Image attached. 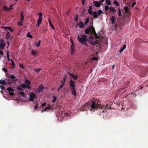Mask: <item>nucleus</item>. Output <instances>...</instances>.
I'll return each mask as SVG.
<instances>
[{
  "instance_id": "1",
  "label": "nucleus",
  "mask_w": 148,
  "mask_h": 148,
  "mask_svg": "<svg viewBox=\"0 0 148 148\" xmlns=\"http://www.w3.org/2000/svg\"><path fill=\"white\" fill-rule=\"evenodd\" d=\"M85 107H86L88 110H94L95 109L97 108L99 109L102 108L105 109L106 108V106H101L100 104L97 103L94 101H90L88 103H85L84 104V111L85 110L84 108Z\"/></svg>"
},
{
  "instance_id": "2",
  "label": "nucleus",
  "mask_w": 148,
  "mask_h": 148,
  "mask_svg": "<svg viewBox=\"0 0 148 148\" xmlns=\"http://www.w3.org/2000/svg\"><path fill=\"white\" fill-rule=\"evenodd\" d=\"M94 38L91 36L89 37L88 38L86 39V36L84 34V45H87V44L86 41L88 42L92 45L94 46L97 45L99 42L98 40H96L95 41H93Z\"/></svg>"
},
{
  "instance_id": "3",
  "label": "nucleus",
  "mask_w": 148,
  "mask_h": 148,
  "mask_svg": "<svg viewBox=\"0 0 148 148\" xmlns=\"http://www.w3.org/2000/svg\"><path fill=\"white\" fill-rule=\"evenodd\" d=\"M85 33L87 34H89L90 33L92 34H92H94L96 39H98L100 38V37L97 36L93 26L88 27L87 29H85Z\"/></svg>"
},
{
  "instance_id": "4",
  "label": "nucleus",
  "mask_w": 148,
  "mask_h": 148,
  "mask_svg": "<svg viewBox=\"0 0 148 148\" xmlns=\"http://www.w3.org/2000/svg\"><path fill=\"white\" fill-rule=\"evenodd\" d=\"M70 40L71 44V55H73L74 53L75 52V46L74 43L73 42V40L72 39H71Z\"/></svg>"
},
{
  "instance_id": "5",
  "label": "nucleus",
  "mask_w": 148,
  "mask_h": 148,
  "mask_svg": "<svg viewBox=\"0 0 148 148\" xmlns=\"http://www.w3.org/2000/svg\"><path fill=\"white\" fill-rule=\"evenodd\" d=\"M77 40L82 45H83V34L82 33L78 35Z\"/></svg>"
},
{
  "instance_id": "6",
  "label": "nucleus",
  "mask_w": 148,
  "mask_h": 148,
  "mask_svg": "<svg viewBox=\"0 0 148 148\" xmlns=\"http://www.w3.org/2000/svg\"><path fill=\"white\" fill-rule=\"evenodd\" d=\"M29 97V101H34V99L36 98V95L35 93H32L30 95Z\"/></svg>"
},
{
  "instance_id": "7",
  "label": "nucleus",
  "mask_w": 148,
  "mask_h": 148,
  "mask_svg": "<svg viewBox=\"0 0 148 148\" xmlns=\"http://www.w3.org/2000/svg\"><path fill=\"white\" fill-rule=\"evenodd\" d=\"M93 3L95 6L97 7H99L102 4V3L97 1H94Z\"/></svg>"
},
{
  "instance_id": "8",
  "label": "nucleus",
  "mask_w": 148,
  "mask_h": 148,
  "mask_svg": "<svg viewBox=\"0 0 148 148\" xmlns=\"http://www.w3.org/2000/svg\"><path fill=\"white\" fill-rule=\"evenodd\" d=\"M21 86L22 88H27L28 90L31 89V87L30 86L27 85L25 84H22Z\"/></svg>"
},
{
  "instance_id": "9",
  "label": "nucleus",
  "mask_w": 148,
  "mask_h": 148,
  "mask_svg": "<svg viewBox=\"0 0 148 148\" xmlns=\"http://www.w3.org/2000/svg\"><path fill=\"white\" fill-rule=\"evenodd\" d=\"M44 89V87L43 85L42 84H41L40 85L38 89V92L39 93L41 92H42Z\"/></svg>"
},
{
  "instance_id": "10",
  "label": "nucleus",
  "mask_w": 148,
  "mask_h": 148,
  "mask_svg": "<svg viewBox=\"0 0 148 148\" xmlns=\"http://www.w3.org/2000/svg\"><path fill=\"white\" fill-rule=\"evenodd\" d=\"M42 18L40 17H39L37 21V23L36 24V26H38L40 25L42 23Z\"/></svg>"
},
{
  "instance_id": "11",
  "label": "nucleus",
  "mask_w": 148,
  "mask_h": 148,
  "mask_svg": "<svg viewBox=\"0 0 148 148\" xmlns=\"http://www.w3.org/2000/svg\"><path fill=\"white\" fill-rule=\"evenodd\" d=\"M13 5V4L10 5V7H11V8H8V7H7L5 5L3 7V9L4 10L9 11L12 9V7Z\"/></svg>"
},
{
  "instance_id": "12",
  "label": "nucleus",
  "mask_w": 148,
  "mask_h": 148,
  "mask_svg": "<svg viewBox=\"0 0 148 148\" xmlns=\"http://www.w3.org/2000/svg\"><path fill=\"white\" fill-rule=\"evenodd\" d=\"M75 82L74 81L71 80L70 82V86L72 88H75Z\"/></svg>"
},
{
  "instance_id": "13",
  "label": "nucleus",
  "mask_w": 148,
  "mask_h": 148,
  "mask_svg": "<svg viewBox=\"0 0 148 148\" xmlns=\"http://www.w3.org/2000/svg\"><path fill=\"white\" fill-rule=\"evenodd\" d=\"M116 18L114 16H112L111 18V21L112 24H114L115 22Z\"/></svg>"
},
{
  "instance_id": "14",
  "label": "nucleus",
  "mask_w": 148,
  "mask_h": 148,
  "mask_svg": "<svg viewBox=\"0 0 148 148\" xmlns=\"http://www.w3.org/2000/svg\"><path fill=\"white\" fill-rule=\"evenodd\" d=\"M68 74L71 76L75 80H76L77 78V76L76 75H74L73 74L69 72H68Z\"/></svg>"
},
{
  "instance_id": "15",
  "label": "nucleus",
  "mask_w": 148,
  "mask_h": 148,
  "mask_svg": "<svg viewBox=\"0 0 148 148\" xmlns=\"http://www.w3.org/2000/svg\"><path fill=\"white\" fill-rule=\"evenodd\" d=\"M88 11L89 14L92 15V8L91 6H89Z\"/></svg>"
},
{
  "instance_id": "16",
  "label": "nucleus",
  "mask_w": 148,
  "mask_h": 148,
  "mask_svg": "<svg viewBox=\"0 0 148 148\" xmlns=\"http://www.w3.org/2000/svg\"><path fill=\"white\" fill-rule=\"evenodd\" d=\"M109 10L110 12L113 13H115L116 12V10L112 7H110L109 8Z\"/></svg>"
},
{
  "instance_id": "17",
  "label": "nucleus",
  "mask_w": 148,
  "mask_h": 148,
  "mask_svg": "<svg viewBox=\"0 0 148 148\" xmlns=\"http://www.w3.org/2000/svg\"><path fill=\"white\" fill-rule=\"evenodd\" d=\"M71 91L72 92V93L73 95L75 96L76 95V90L75 88H71Z\"/></svg>"
},
{
  "instance_id": "18",
  "label": "nucleus",
  "mask_w": 148,
  "mask_h": 148,
  "mask_svg": "<svg viewBox=\"0 0 148 148\" xmlns=\"http://www.w3.org/2000/svg\"><path fill=\"white\" fill-rule=\"evenodd\" d=\"M24 82L25 84L27 85H29L31 84V82L27 79H26L24 81Z\"/></svg>"
},
{
  "instance_id": "19",
  "label": "nucleus",
  "mask_w": 148,
  "mask_h": 148,
  "mask_svg": "<svg viewBox=\"0 0 148 148\" xmlns=\"http://www.w3.org/2000/svg\"><path fill=\"white\" fill-rule=\"evenodd\" d=\"M20 16H21L20 20L21 21L23 22L24 20V16H23V11H22L21 12Z\"/></svg>"
},
{
  "instance_id": "20",
  "label": "nucleus",
  "mask_w": 148,
  "mask_h": 148,
  "mask_svg": "<svg viewBox=\"0 0 148 148\" xmlns=\"http://www.w3.org/2000/svg\"><path fill=\"white\" fill-rule=\"evenodd\" d=\"M0 84L6 85L7 84V83L4 80H0Z\"/></svg>"
},
{
  "instance_id": "21",
  "label": "nucleus",
  "mask_w": 148,
  "mask_h": 148,
  "mask_svg": "<svg viewBox=\"0 0 148 148\" xmlns=\"http://www.w3.org/2000/svg\"><path fill=\"white\" fill-rule=\"evenodd\" d=\"M31 52L32 55L33 56H36L38 53L37 51L34 50L33 49H32Z\"/></svg>"
},
{
  "instance_id": "22",
  "label": "nucleus",
  "mask_w": 148,
  "mask_h": 148,
  "mask_svg": "<svg viewBox=\"0 0 148 148\" xmlns=\"http://www.w3.org/2000/svg\"><path fill=\"white\" fill-rule=\"evenodd\" d=\"M92 15L95 18H96L98 16L97 13L96 11H94L93 12H92Z\"/></svg>"
},
{
  "instance_id": "23",
  "label": "nucleus",
  "mask_w": 148,
  "mask_h": 148,
  "mask_svg": "<svg viewBox=\"0 0 148 148\" xmlns=\"http://www.w3.org/2000/svg\"><path fill=\"white\" fill-rule=\"evenodd\" d=\"M126 48V45H124L122 47L120 50H119V52L120 53H121L122 52L124 49Z\"/></svg>"
},
{
  "instance_id": "24",
  "label": "nucleus",
  "mask_w": 148,
  "mask_h": 148,
  "mask_svg": "<svg viewBox=\"0 0 148 148\" xmlns=\"http://www.w3.org/2000/svg\"><path fill=\"white\" fill-rule=\"evenodd\" d=\"M5 29H6L9 30L11 32H13V30L12 29V28L10 27H3Z\"/></svg>"
},
{
  "instance_id": "25",
  "label": "nucleus",
  "mask_w": 148,
  "mask_h": 148,
  "mask_svg": "<svg viewBox=\"0 0 148 148\" xmlns=\"http://www.w3.org/2000/svg\"><path fill=\"white\" fill-rule=\"evenodd\" d=\"M5 44V43H2L0 44V47L1 49H3L4 48Z\"/></svg>"
},
{
  "instance_id": "26",
  "label": "nucleus",
  "mask_w": 148,
  "mask_h": 148,
  "mask_svg": "<svg viewBox=\"0 0 148 148\" xmlns=\"http://www.w3.org/2000/svg\"><path fill=\"white\" fill-rule=\"evenodd\" d=\"M48 22H49V25L51 26V27L53 29H54L55 28H54L53 25L52 23H51V21L50 19V18H49V21H48Z\"/></svg>"
},
{
  "instance_id": "27",
  "label": "nucleus",
  "mask_w": 148,
  "mask_h": 148,
  "mask_svg": "<svg viewBox=\"0 0 148 148\" xmlns=\"http://www.w3.org/2000/svg\"><path fill=\"white\" fill-rule=\"evenodd\" d=\"M113 3L117 6H119L120 5L119 3L116 0L114 1H113Z\"/></svg>"
},
{
  "instance_id": "28",
  "label": "nucleus",
  "mask_w": 148,
  "mask_h": 148,
  "mask_svg": "<svg viewBox=\"0 0 148 148\" xmlns=\"http://www.w3.org/2000/svg\"><path fill=\"white\" fill-rule=\"evenodd\" d=\"M7 90L9 92H14V89L10 87H8L7 89Z\"/></svg>"
},
{
  "instance_id": "29",
  "label": "nucleus",
  "mask_w": 148,
  "mask_h": 148,
  "mask_svg": "<svg viewBox=\"0 0 148 148\" xmlns=\"http://www.w3.org/2000/svg\"><path fill=\"white\" fill-rule=\"evenodd\" d=\"M89 17H87L86 19L85 22V24L86 25H87V23L89 22Z\"/></svg>"
},
{
  "instance_id": "30",
  "label": "nucleus",
  "mask_w": 148,
  "mask_h": 148,
  "mask_svg": "<svg viewBox=\"0 0 148 148\" xmlns=\"http://www.w3.org/2000/svg\"><path fill=\"white\" fill-rule=\"evenodd\" d=\"M19 94L21 96L23 97H24L25 96V93L23 92H20L19 93Z\"/></svg>"
},
{
  "instance_id": "31",
  "label": "nucleus",
  "mask_w": 148,
  "mask_h": 148,
  "mask_svg": "<svg viewBox=\"0 0 148 148\" xmlns=\"http://www.w3.org/2000/svg\"><path fill=\"white\" fill-rule=\"evenodd\" d=\"M26 36L30 38H32L33 36L32 35H31L30 32H29L27 34Z\"/></svg>"
},
{
  "instance_id": "32",
  "label": "nucleus",
  "mask_w": 148,
  "mask_h": 148,
  "mask_svg": "<svg viewBox=\"0 0 148 148\" xmlns=\"http://www.w3.org/2000/svg\"><path fill=\"white\" fill-rule=\"evenodd\" d=\"M41 42V41L40 40H39L38 42H36V46L37 47H38L40 45V44Z\"/></svg>"
},
{
  "instance_id": "33",
  "label": "nucleus",
  "mask_w": 148,
  "mask_h": 148,
  "mask_svg": "<svg viewBox=\"0 0 148 148\" xmlns=\"http://www.w3.org/2000/svg\"><path fill=\"white\" fill-rule=\"evenodd\" d=\"M53 99L52 100V102L53 103H54L56 101L57 98V97L54 96H53Z\"/></svg>"
},
{
  "instance_id": "34",
  "label": "nucleus",
  "mask_w": 148,
  "mask_h": 148,
  "mask_svg": "<svg viewBox=\"0 0 148 148\" xmlns=\"http://www.w3.org/2000/svg\"><path fill=\"white\" fill-rule=\"evenodd\" d=\"M79 27L80 28H83V23L82 22L80 21L79 23Z\"/></svg>"
},
{
  "instance_id": "35",
  "label": "nucleus",
  "mask_w": 148,
  "mask_h": 148,
  "mask_svg": "<svg viewBox=\"0 0 148 148\" xmlns=\"http://www.w3.org/2000/svg\"><path fill=\"white\" fill-rule=\"evenodd\" d=\"M7 58L8 60V61H10V58H9V51L8 50L7 53Z\"/></svg>"
},
{
  "instance_id": "36",
  "label": "nucleus",
  "mask_w": 148,
  "mask_h": 148,
  "mask_svg": "<svg viewBox=\"0 0 148 148\" xmlns=\"http://www.w3.org/2000/svg\"><path fill=\"white\" fill-rule=\"evenodd\" d=\"M106 3L108 5H110L111 4V2L110 0H106Z\"/></svg>"
},
{
  "instance_id": "37",
  "label": "nucleus",
  "mask_w": 148,
  "mask_h": 148,
  "mask_svg": "<svg viewBox=\"0 0 148 148\" xmlns=\"http://www.w3.org/2000/svg\"><path fill=\"white\" fill-rule=\"evenodd\" d=\"M121 15V11L120 8H118V16H120Z\"/></svg>"
},
{
  "instance_id": "38",
  "label": "nucleus",
  "mask_w": 148,
  "mask_h": 148,
  "mask_svg": "<svg viewBox=\"0 0 148 148\" xmlns=\"http://www.w3.org/2000/svg\"><path fill=\"white\" fill-rule=\"evenodd\" d=\"M11 65L13 67H14L15 66V64L13 61L12 59H11Z\"/></svg>"
},
{
  "instance_id": "39",
  "label": "nucleus",
  "mask_w": 148,
  "mask_h": 148,
  "mask_svg": "<svg viewBox=\"0 0 148 148\" xmlns=\"http://www.w3.org/2000/svg\"><path fill=\"white\" fill-rule=\"evenodd\" d=\"M124 9L125 11L126 12H128V7L125 6L124 8Z\"/></svg>"
},
{
  "instance_id": "40",
  "label": "nucleus",
  "mask_w": 148,
  "mask_h": 148,
  "mask_svg": "<svg viewBox=\"0 0 148 148\" xmlns=\"http://www.w3.org/2000/svg\"><path fill=\"white\" fill-rule=\"evenodd\" d=\"M9 77L13 79H15L16 78L13 75L10 76Z\"/></svg>"
},
{
  "instance_id": "41",
  "label": "nucleus",
  "mask_w": 148,
  "mask_h": 148,
  "mask_svg": "<svg viewBox=\"0 0 148 148\" xmlns=\"http://www.w3.org/2000/svg\"><path fill=\"white\" fill-rule=\"evenodd\" d=\"M109 9V7L108 6L106 5L105 7V10L106 11L108 10Z\"/></svg>"
},
{
  "instance_id": "42",
  "label": "nucleus",
  "mask_w": 148,
  "mask_h": 148,
  "mask_svg": "<svg viewBox=\"0 0 148 148\" xmlns=\"http://www.w3.org/2000/svg\"><path fill=\"white\" fill-rule=\"evenodd\" d=\"M13 92H9V94L11 96H13L14 95V94Z\"/></svg>"
},
{
  "instance_id": "43",
  "label": "nucleus",
  "mask_w": 148,
  "mask_h": 148,
  "mask_svg": "<svg viewBox=\"0 0 148 148\" xmlns=\"http://www.w3.org/2000/svg\"><path fill=\"white\" fill-rule=\"evenodd\" d=\"M98 13L99 15H100L101 14L103 13V12L101 10H99L98 11Z\"/></svg>"
},
{
  "instance_id": "44",
  "label": "nucleus",
  "mask_w": 148,
  "mask_h": 148,
  "mask_svg": "<svg viewBox=\"0 0 148 148\" xmlns=\"http://www.w3.org/2000/svg\"><path fill=\"white\" fill-rule=\"evenodd\" d=\"M41 69H35V71L37 73H38L41 70Z\"/></svg>"
},
{
  "instance_id": "45",
  "label": "nucleus",
  "mask_w": 148,
  "mask_h": 148,
  "mask_svg": "<svg viewBox=\"0 0 148 148\" xmlns=\"http://www.w3.org/2000/svg\"><path fill=\"white\" fill-rule=\"evenodd\" d=\"M17 89L19 90L23 91L24 89L21 87H17Z\"/></svg>"
},
{
  "instance_id": "46",
  "label": "nucleus",
  "mask_w": 148,
  "mask_h": 148,
  "mask_svg": "<svg viewBox=\"0 0 148 148\" xmlns=\"http://www.w3.org/2000/svg\"><path fill=\"white\" fill-rule=\"evenodd\" d=\"M0 88L2 90H3L5 89V87L1 85L0 86Z\"/></svg>"
},
{
  "instance_id": "47",
  "label": "nucleus",
  "mask_w": 148,
  "mask_h": 148,
  "mask_svg": "<svg viewBox=\"0 0 148 148\" xmlns=\"http://www.w3.org/2000/svg\"><path fill=\"white\" fill-rule=\"evenodd\" d=\"M66 78V75H65L63 78V81H64V82H65Z\"/></svg>"
},
{
  "instance_id": "48",
  "label": "nucleus",
  "mask_w": 148,
  "mask_h": 148,
  "mask_svg": "<svg viewBox=\"0 0 148 148\" xmlns=\"http://www.w3.org/2000/svg\"><path fill=\"white\" fill-rule=\"evenodd\" d=\"M11 36L10 35H9V36H7V35H6V38L7 40H8L10 39V37H11Z\"/></svg>"
},
{
  "instance_id": "49",
  "label": "nucleus",
  "mask_w": 148,
  "mask_h": 148,
  "mask_svg": "<svg viewBox=\"0 0 148 148\" xmlns=\"http://www.w3.org/2000/svg\"><path fill=\"white\" fill-rule=\"evenodd\" d=\"M75 20L77 22L78 21V15H77L75 17Z\"/></svg>"
},
{
  "instance_id": "50",
  "label": "nucleus",
  "mask_w": 148,
  "mask_h": 148,
  "mask_svg": "<svg viewBox=\"0 0 148 148\" xmlns=\"http://www.w3.org/2000/svg\"><path fill=\"white\" fill-rule=\"evenodd\" d=\"M136 4V2H134V3H133L132 5V8L134 7V5Z\"/></svg>"
},
{
  "instance_id": "51",
  "label": "nucleus",
  "mask_w": 148,
  "mask_h": 148,
  "mask_svg": "<svg viewBox=\"0 0 148 148\" xmlns=\"http://www.w3.org/2000/svg\"><path fill=\"white\" fill-rule=\"evenodd\" d=\"M64 85L62 84H61L60 85V87H59V89H61L62 88L64 87Z\"/></svg>"
},
{
  "instance_id": "52",
  "label": "nucleus",
  "mask_w": 148,
  "mask_h": 148,
  "mask_svg": "<svg viewBox=\"0 0 148 148\" xmlns=\"http://www.w3.org/2000/svg\"><path fill=\"white\" fill-rule=\"evenodd\" d=\"M48 109V108H46L45 109H44V110H42V112H45Z\"/></svg>"
},
{
  "instance_id": "53",
  "label": "nucleus",
  "mask_w": 148,
  "mask_h": 148,
  "mask_svg": "<svg viewBox=\"0 0 148 148\" xmlns=\"http://www.w3.org/2000/svg\"><path fill=\"white\" fill-rule=\"evenodd\" d=\"M2 70L5 72H6L7 71V69L5 68H3L2 69Z\"/></svg>"
},
{
  "instance_id": "54",
  "label": "nucleus",
  "mask_w": 148,
  "mask_h": 148,
  "mask_svg": "<svg viewBox=\"0 0 148 148\" xmlns=\"http://www.w3.org/2000/svg\"><path fill=\"white\" fill-rule=\"evenodd\" d=\"M19 67L21 68L22 69H23L24 68L22 64H19Z\"/></svg>"
},
{
  "instance_id": "55",
  "label": "nucleus",
  "mask_w": 148,
  "mask_h": 148,
  "mask_svg": "<svg viewBox=\"0 0 148 148\" xmlns=\"http://www.w3.org/2000/svg\"><path fill=\"white\" fill-rule=\"evenodd\" d=\"M4 42V40L2 39H0V43H3Z\"/></svg>"
},
{
  "instance_id": "56",
  "label": "nucleus",
  "mask_w": 148,
  "mask_h": 148,
  "mask_svg": "<svg viewBox=\"0 0 148 148\" xmlns=\"http://www.w3.org/2000/svg\"><path fill=\"white\" fill-rule=\"evenodd\" d=\"M61 83L63 85H65V82H64V81L62 80V81H61Z\"/></svg>"
},
{
  "instance_id": "57",
  "label": "nucleus",
  "mask_w": 148,
  "mask_h": 148,
  "mask_svg": "<svg viewBox=\"0 0 148 148\" xmlns=\"http://www.w3.org/2000/svg\"><path fill=\"white\" fill-rule=\"evenodd\" d=\"M46 104V103L45 102L42 104L41 105V106L43 107Z\"/></svg>"
},
{
  "instance_id": "58",
  "label": "nucleus",
  "mask_w": 148,
  "mask_h": 148,
  "mask_svg": "<svg viewBox=\"0 0 148 148\" xmlns=\"http://www.w3.org/2000/svg\"><path fill=\"white\" fill-rule=\"evenodd\" d=\"M18 24L19 25H22V22H19L18 23Z\"/></svg>"
},
{
  "instance_id": "59",
  "label": "nucleus",
  "mask_w": 148,
  "mask_h": 148,
  "mask_svg": "<svg viewBox=\"0 0 148 148\" xmlns=\"http://www.w3.org/2000/svg\"><path fill=\"white\" fill-rule=\"evenodd\" d=\"M38 15H39V17H42V14L41 13H40L38 14Z\"/></svg>"
},
{
  "instance_id": "60",
  "label": "nucleus",
  "mask_w": 148,
  "mask_h": 148,
  "mask_svg": "<svg viewBox=\"0 0 148 148\" xmlns=\"http://www.w3.org/2000/svg\"><path fill=\"white\" fill-rule=\"evenodd\" d=\"M93 60H98V58L97 57H94L93 58Z\"/></svg>"
},
{
  "instance_id": "61",
  "label": "nucleus",
  "mask_w": 148,
  "mask_h": 148,
  "mask_svg": "<svg viewBox=\"0 0 148 148\" xmlns=\"http://www.w3.org/2000/svg\"><path fill=\"white\" fill-rule=\"evenodd\" d=\"M10 32H8V31L7 32V33L6 34V35H7V36H9V35H10Z\"/></svg>"
},
{
  "instance_id": "62",
  "label": "nucleus",
  "mask_w": 148,
  "mask_h": 148,
  "mask_svg": "<svg viewBox=\"0 0 148 148\" xmlns=\"http://www.w3.org/2000/svg\"><path fill=\"white\" fill-rule=\"evenodd\" d=\"M130 83V81H127L126 82V84H129Z\"/></svg>"
},
{
  "instance_id": "63",
  "label": "nucleus",
  "mask_w": 148,
  "mask_h": 148,
  "mask_svg": "<svg viewBox=\"0 0 148 148\" xmlns=\"http://www.w3.org/2000/svg\"><path fill=\"white\" fill-rule=\"evenodd\" d=\"M38 107V106H37V105H36V106H34V108H35V109H37Z\"/></svg>"
},
{
  "instance_id": "64",
  "label": "nucleus",
  "mask_w": 148,
  "mask_h": 148,
  "mask_svg": "<svg viewBox=\"0 0 148 148\" xmlns=\"http://www.w3.org/2000/svg\"><path fill=\"white\" fill-rule=\"evenodd\" d=\"M104 0H100V1L99 2H100V3H102L104 1Z\"/></svg>"
}]
</instances>
